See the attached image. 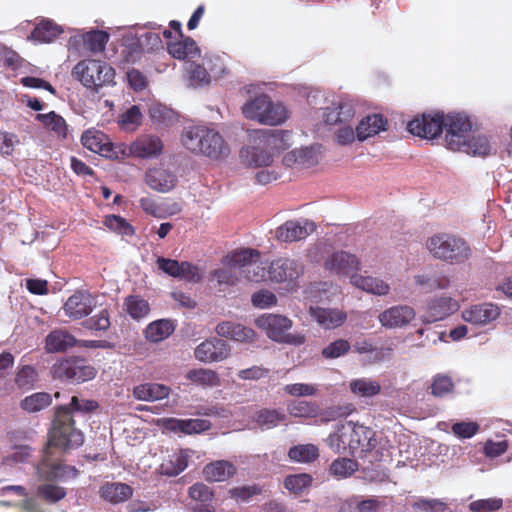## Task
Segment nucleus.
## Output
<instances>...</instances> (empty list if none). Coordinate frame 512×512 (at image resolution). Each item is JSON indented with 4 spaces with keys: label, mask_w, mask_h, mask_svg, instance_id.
Returning a JSON list of instances; mask_svg holds the SVG:
<instances>
[{
    "label": "nucleus",
    "mask_w": 512,
    "mask_h": 512,
    "mask_svg": "<svg viewBox=\"0 0 512 512\" xmlns=\"http://www.w3.org/2000/svg\"><path fill=\"white\" fill-rule=\"evenodd\" d=\"M96 408L95 401L73 396L69 406L60 407L56 413V420L50 432V443L64 450L82 445L84 437L82 432L73 426L72 412H90Z\"/></svg>",
    "instance_id": "f257e3e1"
},
{
    "label": "nucleus",
    "mask_w": 512,
    "mask_h": 512,
    "mask_svg": "<svg viewBox=\"0 0 512 512\" xmlns=\"http://www.w3.org/2000/svg\"><path fill=\"white\" fill-rule=\"evenodd\" d=\"M181 142L190 152L213 160L225 158L230 153V148L222 135L214 128L207 126L186 127L183 130Z\"/></svg>",
    "instance_id": "f03ea898"
},
{
    "label": "nucleus",
    "mask_w": 512,
    "mask_h": 512,
    "mask_svg": "<svg viewBox=\"0 0 512 512\" xmlns=\"http://www.w3.org/2000/svg\"><path fill=\"white\" fill-rule=\"evenodd\" d=\"M327 443L331 449L340 453L348 449L352 454H364L376 447L375 432L366 426L347 421L338 426Z\"/></svg>",
    "instance_id": "7ed1b4c3"
},
{
    "label": "nucleus",
    "mask_w": 512,
    "mask_h": 512,
    "mask_svg": "<svg viewBox=\"0 0 512 512\" xmlns=\"http://www.w3.org/2000/svg\"><path fill=\"white\" fill-rule=\"evenodd\" d=\"M426 248L435 258L450 263H462L471 251L464 239L451 234H435L426 241Z\"/></svg>",
    "instance_id": "20e7f679"
},
{
    "label": "nucleus",
    "mask_w": 512,
    "mask_h": 512,
    "mask_svg": "<svg viewBox=\"0 0 512 512\" xmlns=\"http://www.w3.org/2000/svg\"><path fill=\"white\" fill-rule=\"evenodd\" d=\"M72 75L86 88L97 91L105 85L114 84L115 71L104 61L85 59L75 65Z\"/></svg>",
    "instance_id": "39448f33"
},
{
    "label": "nucleus",
    "mask_w": 512,
    "mask_h": 512,
    "mask_svg": "<svg viewBox=\"0 0 512 512\" xmlns=\"http://www.w3.org/2000/svg\"><path fill=\"white\" fill-rule=\"evenodd\" d=\"M254 323L272 341L291 345H301L305 341L303 335L289 333L292 321L286 316L266 313L257 317Z\"/></svg>",
    "instance_id": "423d86ee"
},
{
    "label": "nucleus",
    "mask_w": 512,
    "mask_h": 512,
    "mask_svg": "<svg viewBox=\"0 0 512 512\" xmlns=\"http://www.w3.org/2000/svg\"><path fill=\"white\" fill-rule=\"evenodd\" d=\"M231 261L238 267L240 275L249 281L260 282L268 278V266L261 261V254L256 249L235 250Z\"/></svg>",
    "instance_id": "0eeeda50"
},
{
    "label": "nucleus",
    "mask_w": 512,
    "mask_h": 512,
    "mask_svg": "<svg viewBox=\"0 0 512 512\" xmlns=\"http://www.w3.org/2000/svg\"><path fill=\"white\" fill-rule=\"evenodd\" d=\"M472 130L469 117L462 113L446 115L443 131H445L444 145L448 150L461 152L468 141Z\"/></svg>",
    "instance_id": "6e6552de"
},
{
    "label": "nucleus",
    "mask_w": 512,
    "mask_h": 512,
    "mask_svg": "<svg viewBox=\"0 0 512 512\" xmlns=\"http://www.w3.org/2000/svg\"><path fill=\"white\" fill-rule=\"evenodd\" d=\"M52 445L48 442V447L44 452L43 459L37 466V474L40 480L43 481H61L66 482L70 479H74L78 475V470L69 465L62 464L53 456ZM60 448V446H57ZM61 449H63L61 447Z\"/></svg>",
    "instance_id": "1a4fd4ad"
},
{
    "label": "nucleus",
    "mask_w": 512,
    "mask_h": 512,
    "mask_svg": "<svg viewBox=\"0 0 512 512\" xmlns=\"http://www.w3.org/2000/svg\"><path fill=\"white\" fill-rule=\"evenodd\" d=\"M51 373L54 378L85 382L95 377L96 371L82 361L62 360L54 364Z\"/></svg>",
    "instance_id": "9d476101"
},
{
    "label": "nucleus",
    "mask_w": 512,
    "mask_h": 512,
    "mask_svg": "<svg viewBox=\"0 0 512 512\" xmlns=\"http://www.w3.org/2000/svg\"><path fill=\"white\" fill-rule=\"evenodd\" d=\"M446 115L442 113L422 115L411 120L408 131L418 137L433 139L441 134L444 129Z\"/></svg>",
    "instance_id": "9b49d317"
},
{
    "label": "nucleus",
    "mask_w": 512,
    "mask_h": 512,
    "mask_svg": "<svg viewBox=\"0 0 512 512\" xmlns=\"http://www.w3.org/2000/svg\"><path fill=\"white\" fill-rule=\"evenodd\" d=\"M323 267L331 274L350 277L351 274L358 273L361 263L354 254L341 250L329 254L323 262Z\"/></svg>",
    "instance_id": "f8f14e48"
},
{
    "label": "nucleus",
    "mask_w": 512,
    "mask_h": 512,
    "mask_svg": "<svg viewBox=\"0 0 512 512\" xmlns=\"http://www.w3.org/2000/svg\"><path fill=\"white\" fill-rule=\"evenodd\" d=\"M231 347L224 340L213 337L200 343L194 356L203 363L221 362L230 356Z\"/></svg>",
    "instance_id": "ddd939ff"
},
{
    "label": "nucleus",
    "mask_w": 512,
    "mask_h": 512,
    "mask_svg": "<svg viewBox=\"0 0 512 512\" xmlns=\"http://www.w3.org/2000/svg\"><path fill=\"white\" fill-rule=\"evenodd\" d=\"M314 222L308 219L289 220L279 226L275 237L281 242H295L308 237L315 231Z\"/></svg>",
    "instance_id": "4468645a"
},
{
    "label": "nucleus",
    "mask_w": 512,
    "mask_h": 512,
    "mask_svg": "<svg viewBox=\"0 0 512 512\" xmlns=\"http://www.w3.org/2000/svg\"><path fill=\"white\" fill-rule=\"evenodd\" d=\"M303 272V266L294 259L279 258L268 266V279L277 282H292Z\"/></svg>",
    "instance_id": "2eb2a0df"
},
{
    "label": "nucleus",
    "mask_w": 512,
    "mask_h": 512,
    "mask_svg": "<svg viewBox=\"0 0 512 512\" xmlns=\"http://www.w3.org/2000/svg\"><path fill=\"white\" fill-rule=\"evenodd\" d=\"M109 40V34L100 30H91L85 33L77 31L69 39V48L80 51L82 48L90 52H101Z\"/></svg>",
    "instance_id": "dca6fc26"
},
{
    "label": "nucleus",
    "mask_w": 512,
    "mask_h": 512,
    "mask_svg": "<svg viewBox=\"0 0 512 512\" xmlns=\"http://www.w3.org/2000/svg\"><path fill=\"white\" fill-rule=\"evenodd\" d=\"M459 307L458 301L452 297H434L427 303L425 312L422 315V321L424 323L441 321L456 312Z\"/></svg>",
    "instance_id": "f3484780"
},
{
    "label": "nucleus",
    "mask_w": 512,
    "mask_h": 512,
    "mask_svg": "<svg viewBox=\"0 0 512 512\" xmlns=\"http://www.w3.org/2000/svg\"><path fill=\"white\" fill-rule=\"evenodd\" d=\"M156 264L159 270L171 277L192 282H198L201 279L198 268L189 262H178L173 259L158 257Z\"/></svg>",
    "instance_id": "a211bd4d"
},
{
    "label": "nucleus",
    "mask_w": 512,
    "mask_h": 512,
    "mask_svg": "<svg viewBox=\"0 0 512 512\" xmlns=\"http://www.w3.org/2000/svg\"><path fill=\"white\" fill-rule=\"evenodd\" d=\"M416 316L415 310L408 305L391 306L378 315L380 324L387 329L403 328Z\"/></svg>",
    "instance_id": "6ab92c4d"
},
{
    "label": "nucleus",
    "mask_w": 512,
    "mask_h": 512,
    "mask_svg": "<svg viewBox=\"0 0 512 512\" xmlns=\"http://www.w3.org/2000/svg\"><path fill=\"white\" fill-rule=\"evenodd\" d=\"M356 107L353 100L341 99L325 109L323 119L330 125L350 124L356 114Z\"/></svg>",
    "instance_id": "aec40b11"
},
{
    "label": "nucleus",
    "mask_w": 512,
    "mask_h": 512,
    "mask_svg": "<svg viewBox=\"0 0 512 512\" xmlns=\"http://www.w3.org/2000/svg\"><path fill=\"white\" fill-rule=\"evenodd\" d=\"M292 135L286 130H258L255 132V141L270 151L276 152L287 149L291 145Z\"/></svg>",
    "instance_id": "412c9836"
},
{
    "label": "nucleus",
    "mask_w": 512,
    "mask_h": 512,
    "mask_svg": "<svg viewBox=\"0 0 512 512\" xmlns=\"http://www.w3.org/2000/svg\"><path fill=\"white\" fill-rule=\"evenodd\" d=\"M350 284L363 292L379 297L388 295L391 290L390 284L385 279L360 273L351 274Z\"/></svg>",
    "instance_id": "4be33fe9"
},
{
    "label": "nucleus",
    "mask_w": 512,
    "mask_h": 512,
    "mask_svg": "<svg viewBox=\"0 0 512 512\" xmlns=\"http://www.w3.org/2000/svg\"><path fill=\"white\" fill-rule=\"evenodd\" d=\"M93 302L89 293L75 292L66 300L62 309L67 317L78 320L92 312Z\"/></svg>",
    "instance_id": "5701e85b"
},
{
    "label": "nucleus",
    "mask_w": 512,
    "mask_h": 512,
    "mask_svg": "<svg viewBox=\"0 0 512 512\" xmlns=\"http://www.w3.org/2000/svg\"><path fill=\"white\" fill-rule=\"evenodd\" d=\"M499 315L500 310L498 306L492 303L474 305L462 312V318L464 321L478 326H484L491 323L496 320Z\"/></svg>",
    "instance_id": "b1692460"
},
{
    "label": "nucleus",
    "mask_w": 512,
    "mask_h": 512,
    "mask_svg": "<svg viewBox=\"0 0 512 512\" xmlns=\"http://www.w3.org/2000/svg\"><path fill=\"white\" fill-rule=\"evenodd\" d=\"M163 151V143L158 136L142 135L129 146V152L139 158L158 157Z\"/></svg>",
    "instance_id": "393cba45"
},
{
    "label": "nucleus",
    "mask_w": 512,
    "mask_h": 512,
    "mask_svg": "<svg viewBox=\"0 0 512 512\" xmlns=\"http://www.w3.org/2000/svg\"><path fill=\"white\" fill-rule=\"evenodd\" d=\"M253 140H255V135ZM240 158L244 165L251 168L268 167L273 162V154L256 141L253 145L241 150Z\"/></svg>",
    "instance_id": "a878e982"
},
{
    "label": "nucleus",
    "mask_w": 512,
    "mask_h": 512,
    "mask_svg": "<svg viewBox=\"0 0 512 512\" xmlns=\"http://www.w3.org/2000/svg\"><path fill=\"white\" fill-rule=\"evenodd\" d=\"M82 145L104 157H112V143L106 134L97 129H88L82 134Z\"/></svg>",
    "instance_id": "bb28decb"
},
{
    "label": "nucleus",
    "mask_w": 512,
    "mask_h": 512,
    "mask_svg": "<svg viewBox=\"0 0 512 512\" xmlns=\"http://www.w3.org/2000/svg\"><path fill=\"white\" fill-rule=\"evenodd\" d=\"M215 330L219 336L236 342L252 343L256 340V333L253 329L231 321L219 323Z\"/></svg>",
    "instance_id": "cd10ccee"
},
{
    "label": "nucleus",
    "mask_w": 512,
    "mask_h": 512,
    "mask_svg": "<svg viewBox=\"0 0 512 512\" xmlns=\"http://www.w3.org/2000/svg\"><path fill=\"white\" fill-rule=\"evenodd\" d=\"M320 157L319 146L302 147L288 152L284 156L283 162L287 166L311 167L319 162Z\"/></svg>",
    "instance_id": "c85d7f7f"
},
{
    "label": "nucleus",
    "mask_w": 512,
    "mask_h": 512,
    "mask_svg": "<svg viewBox=\"0 0 512 512\" xmlns=\"http://www.w3.org/2000/svg\"><path fill=\"white\" fill-rule=\"evenodd\" d=\"M311 317L324 329H335L341 326L347 315L339 309H329L321 307H310Z\"/></svg>",
    "instance_id": "c756f323"
},
{
    "label": "nucleus",
    "mask_w": 512,
    "mask_h": 512,
    "mask_svg": "<svg viewBox=\"0 0 512 512\" xmlns=\"http://www.w3.org/2000/svg\"><path fill=\"white\" fill-rule=\"evenodd\" d=\"M147 185L158 192H168L176 185V176L163 168H153L147 171L145 177Z\"/></svg>",
    "instance_id": "7c9ffc66"
},
{
    "label": "nucleus",
    "mask_w": 512,
    "mask_h": 512,
    "mask_svg": "<svg viewBox=\"0 0 512 512\" xmlns=\"http://www.w3.org/2000/svg\"><path fill=\"white\" fill-rule=\"evenodd\" d=\"M100 496L111 504H119L129 500L133 495V488L121 482H107L100 488Z\"/></svg>",
    "instance_id": "2f4dec72"
},
{
    "label": "nucleus",
    "mask_w": 512,
    "mask_h": 512,
    "mask_svg": "<svg viewBox=\"0 0 512 512\" xmlns=\"http://www.w3.org/2000/svg\"><path fill=\"white\" fill-rule=\"evenodd\" d=\"M169 54L179 60H192L200 53L196 42L189 37H178L175 41L167 42Z\"/></svg>",
    "instance_id": "473e14b6"
},
{
    "label": "nucleus",
    "mask_w": 512,
    "mask_h": 512,
    "mask_svg": "<svg viewBox=\"0 0 512 512\" xmlns=\"http://www.w3.org/2000/svg\"><path fill=\"white\" fill-rule=\"evenodd\" d=\"M387 120L380 114H371L364 117L356 126L357 139L364 141L369 137L375 136L381 131H385Z\"/></svg>",
    "instance_id": "72a5a7b5"
},
{
    "label": "nucleus",
    "mask_w": 512,
    "mask_h": 512,
    "mask_svg": "<svg viewBox=\"0 0 512 512\" xmlns=\"http://www.w3.org/2000/svg\"><path fill=\"white\" fill-rule=\"evenodd\" d=\"M236 472L235 466L226 460L208 463L203 468V477L208 482H222L232 477Z\"/></svg>",
    "instance_id": "f704fd0d"
},
{
    "label": "nucleus",
    "mask_w": 512,
    "mask_h": 512,
    "mask_svg": "<svg viewBox=\"0 0 512 512\" xmlns=\"http://www.w3.org/2000/svg\"><path fill=\"white\" fill-rule=\"evenodd\" d=\"M188 494L192 500L198 503L194 508L195 512H215L214 494L207 485L195 483L189 488Z\"/></svg>",
    "instance_id": "c9c22d12"
},
{
    "label": "nucleus",
    "mask_w": 512,
    "mask_h": 512,
    "mask_svg": "<svg viewBox=\"0 0 512 512\" xmlns=\"http://www.w3.org/2000/svg\"><path fill=\"white\" fill-rule=\"evenodd\" d=\"M64 32V28L50 19H42L34 28L29 40L38 43H50Z\"/></svg>",
    "instance_id": "e433bc0d"
},
{
    "label": "nucleus",
    "mask_w": 512,
    "mask_h": 512,
    "mask_svg": "<svg viewBox=\"0 0 512 512\" xmlns=\"http://www.w3.org/2000/svg\"><path fill=\"white\" fill-rule=\"evenodd\" d=\"M170 394V388L159 383H144L135 386L133 396L139 401L153 402L164 399Z\"/></svg>",
    "instance_id": "4c0bfd02"
},
{
    "label": "nucleus",
    "mask_w": 512,
    "mask_h": 512,
    "mask_svg": "<svg viewBox=\"0 0 512 512\" xmlns=\"http://www.w3.org/2000/svg\"><path fill=\"white\" fill-rule=\"evenodd\" d=\"M167 429L180 431L185 434L201 433L211 427V423L205 419H176L165 420Z\"/></svg>",
    "instance_id": "58836bf2"
},
{
    "label": "nucleus",
    "mask_w": 512,
    "mask_h": 512,
    "mask_svg": "<svg viewBox=\"0 0 512 512\" xmlns=\"http://www.w3.org/2000/svg\"><path fill=\"white\" fill-rule=\"evenodd\" d=\"M190 454V450H181L172 454L160 465V473L167 476H176L180 474L187 467Z\"/></svg>",
    "instance_id": "ea45409f"
},
{
    "label": "nucleus",
    "mask_w": 512,
    "mask_h": 512,
    "mask_svg": "<svg viewBox=\"0 0 512 512\" xmlns=\"http://www.w3.org/2000/svg\"><path fill=\"white\" fill-rule=\"evenodd\" d=\"M355 353L362 356L361 361L365 364H374L382 361L385 357L383 348L375 347L370 340L360 339L353 345Z\"/></svg>",
    "instance_id": "a19ab883"
},
{
    "label": "nucleus",
    "mask_w": 512,
    "mask_h": 512,
    "mask_svg": "<svg viewBox=\"0 0 512 512\" xmlns=\"http://www.w3.org/2000/svg\"><path fill=\"white\" fill-rule=\"evenodd\" d=\"M349 389L357 397L371 398L381 392V385L372 378L362 377L352 379L349 382Z\"/></svg>",
    "instance_id": "79ce46f5"
},
{
    "label": "nucleus",
    "mask_w": 512,
    "mask_h": 512,
    "mask_svg": "<svg viewBox=\"0 0 512 512\" xmlns=\"http://www.w3.org/2000/svg\"><path fill=\"white\" fill-rule=\"evenodd\" d=\"M268 107V96L260 95L250 99L242 106V113L245 118L263 124L265 109Z\"/></svg>",
    "instance_id": "37998d69"
},
{
    "label": "nucleus",
    "mask_w": 512,
    "mask_h": 512,
    "mask_svg": "<svg viewBox=\"0 0 512 512\" xmlns=\"http://www.w3.org/2000/svg\"><path fill=\"white\" fill-rule=\"evenodd\" d=\"M76 344V339L64 330H54L46 337L48 352L65 351Z\"/></svg>",
    "instance_id": "c03bdc74"
},
{
    "label": "nucleus",
    "mask_w": 512,
    "mask_h": 512,
    "mask_svg": "<svg viewBox=\"0 0 512 512\" xmlns=\"http://www.w3.org/2000/svg\"><path fill=\"white\" fill-rule=\"evenodd\" d=\"M174 329V325L170 320L160 319L146 327L145 337L150 342L158 343L168 338Z\"/></svg>",
    "instance_id": "a18cd8bd"
},
{
    "label": "nucleus",
    "mask_w": 512,
    "mask_h": 512,
    "mask_svg": "<svg viewBox=\"0 0 512 512\" xmlns=\"http://www.w3.org/2000/svg\"><path fill=\"white\" fill-rule=\"evenodd\" d=\"M492 146L485 135L475 134L472 130L468 141L463 147V153L473 156H486L491 153Z\"/></svg>",
    "instance_id": "49530a36"
},
{
    "label": "nucleus",
    "mask_w": 512,
    "mask_h": 512,
    "mask_svg": "<svg viewBox=\"0 0 512 512\" xmlns=\"http://www.w3.org/2000/svg\"><path fill=\"white\" fill-rule=\"evenodd\" d=\"M232 253L225 257V267L217 269L213 272V278L219 285H235L240 277L239 269L236 265L231 262Z\"/></svg>",
    "instance_id": "de8ad7c7"
},
{
    "label": "nucleus",
    "mask_w": 512,
    "mask_h": 512,
    "mask_svg": "<svg viewBox=\"0 0 512 512\" xmlns=\"http://www.w3.org/2000/svg\"><path fill=\"white\" fill-rule=\"evenodd\" d=\"M289 111L281 102H273L268 96V107L265 109L264 125H281L289 118Z\"/></svg>",
    "instance_id": "09e8293b"
},
{
    "label": "nucleus",
    "mask_w": 512,
    "mask_h": 512,
    "mask_svg": "<svg viewBox=\"0 0 512 512\" xmlns=\"http://www.w3.org/2000/svg\"><path fill=\"white\" fill-rule=\"evenodd\" d=\"M186 378L193 384L202 387H215L220 385V378L218 374L211 369H191L187 372Z\"/></svg>",
    "instance_id": "8fccbe9b"
},
{
    "label": "nucleus",
    "mask_w": 512,
    "mask_h": 512,
    "mask_svg": "<svg viewBox=\"0 0 512 512\" xmlns=\"http://www.w3.org/2000/svg\"><path fill=\"white\" fill-rule=\"evenodd\" d=\"M318 456L319 450L314 444L295 445L288 451L289 459L297 463H309L317 459Z\"/></svg>",
    "instance_id": "3c124183"
},
{
    "label": "nucleus",
    "mask_w": 512,
    "mask_h": 512,
    "mask_svg": "<svg viewBox=\"0 0 512 512\" xmlns=\"http://www.w3.org/2000/svg\"><path fill=\"white\" fill-rule=\"evenodd\" d=\"M36 119L40 121L46 129L54 132L58 137H66L67 124L64 118L54 111L47 114H38Z\"/></svg>",
    "instance_id": "603ef678"
},
{
    "label": "nucleus",
    "mask_w": 512,
    "mask_h": 512,
    "mask_svg": "<svg viewBox=\"0 0 512 512\" xmlns=\"http://www.w3.org/2000/svg\"><path fill=\"white\" fill-rule=\"evenodd\" d=\"M52 403V398L49 393L46 392H38L32 395L25 397L21 403L20 407L28 412V413H36L39 412L46 407H48Z\"/></svg>",
    "instance_id": "864d4df0"
},
{
    "label": "nucleus",
    "mask_w": 512,
    "mask_h": 512,
    "mask_svg": "<svg viewBox=\"0 0 512 512\" xmlns=\"http://www.w3.org/2000/svg\"><path fill=\"white\" fill-rule=\"evenodd\" d=\"M119 127L126 132H134L142 123V113L138 106L133 105L118 117Z\"/></svg>",
    "instance_id": "5fc2aeb1"
},
{
    "label": "nucleus",
    "mask_w": 512,
    "mask_h": 512,
    "mask_svg": "<svg viewBox=\"0 0 512 512\" xmlns=\"http://www.w3.org/2000/svg\"><path fill=\"white\" fill-rule=\"evenodd\" d=\"M358 469V464L349 458H338L334 460L329 468V473L336 479L350 477Z\"/></svg>",
    "instance_id": "6e6d98bb"
},
{
    "label": "nucleus",
    "mask_w": 512,
    "mask_h": 512,
    "mask_svg": "<svg viewBox=\"0 0 512 512\" xmlns=\"http://www.w3.org/2000/svg\"><path fill=\"white\" fill-rule=\"evenodd\" d=\"M286 418L283 412L272 409H263L256 413L255 422L259 427L264 429H271L276 427L280 422Z\"/></svg>",
    "instance_id": "4d7b16f0"
},
{
    "label": "nucleus",
    "mask_w": 512,
    "mask_h": 512,
    "mask_svg": "<svg viewBox=\"0 0 512 512\" xmlns=\"http://www.w3.org/2000/svg\"><path fill=\"white\" fill-rule=\"evenodd\" d=\"M124 310L133 318L141 319L148 315L149 304L139 296H129L125 299Z\"/></svg>",
    "instance_id": "13d9d810"
},
{
    "label": "nucleus",
    "mask_w": 512,
    "mask_h": 512,
    "mask_svg": "<svg viewBox=\"0 0 512 512\" xmlns=\"http://www.w3.org/2000/svg\"><path fill=\"white\" fill-rule=\"evenodd\" d=\"M311 298L316 302L330 301L334 296L340 293L338 285L331 282H323L315 284L310 290Z\"/></svg>",
    "instance_id": "bf43d9fd"
},
{
    "label": "nucleus",
    "mask_w": 512,
    "mask_h": 512,
    "mask_svg": "<svg viewBox=\"0 0 512 512\" xmlns=\"http://www.w3.org/2000/svg\"><path fill=\"white\" fill-rule=\"evenodd\" d=\"M312 477L307 473L289 475L284 480V487L291 493L299 494L311 486Z\"/></svg>",
    "instance_id": "052dcab7"
},
{
    "label": "nucleus",
    "mask_w": 512,
    "mask_h": 512,
    "mask_svg": "<svg viewBox=\"0 0 512 512\" xmlns=\"http://www.w3.org/2000/svg\"><path fill=\"white\" fill-rule=\"evenodd\" d=\"M289 414L293 417L308 418L317 414V406L308 401H291L287 405Z\"/></svg>",
    "instance_id": "680f3d73"
},
{
    "label": "nucleus",
    "mask_w": 512,
    "mask_h": 512,
    "mask_svg": "<svg viewBox=\"0 0 512 512\" xmlns=\"http://www.w3.org/2000/svg\"><path fill=\"white\" fill-rule=\"evenodd\" d=\"M38 380V374L34 367L24 365L21 367L15 377V383L19 388L30 389Z\"/></svg>",
    "instance_id": "e2e57ef3"
},
{
    "label": "nucleus",
    "mask_w": 512,
    "mask_h": 512,
    "mask_svg": "<svg viewBox=\"0 0 512 512\" xmlns=\"http://www.w3.org/2000/svg\"><path fill=\"white\" fill-rule=\"evenodd\" d=\"M351 349L350 343L345 339H337L322 350V355L326 359H336L344 356Z\"/></svg>",
    "instance_id": "0e129e2a"
},
{
    "label": "nucleus",
    "mask_w": 512,
    "mask_h": 512,
    "mask_svg": "<svg viewBox=\"0 0 512 512\" xmlns=\"http://www.w3.org/2000/svg\"><path fill=\"white\" fill-rule=\"evenodd\" d=\"M104 224L111 231L123 236H131L134 234L133 227L122 217L117 215H109L105 218Z\"/></svg>",
    "instance_id": "69168bd1"
},
{
    "label": "nucleus",
    "mask_w": 512,
    "mask_h": 512,
    "mask_svg": "<svg viewBox=\"0 0 512 512\" xmlns=\"http://www.w3.org/2000/svg\"><path fill=\"white\" fill-rule=\"evenodd\" d=\"M453 382L450 377L437 375L431 384L432 394L436 397H445L453 390Z\"/></svg>",
    "instance_id": "338daca9"
},
{
    "label": "nucleus",
    "mask_w": 512,
    "mask_h": 512,
    "mask_svg": "<svg viewBox=\"0 0 512 512\" xmlns=\"http://www.w3.org/2000/svg\"><path fill=\"white\" fill-rule=\"evenodd\" d=\"M284 391L293 397H308L317 393L316 385L308 383H293L284 386Z\"/></svg>",
    "instance_id": "774afa93"
}]
</instances>
